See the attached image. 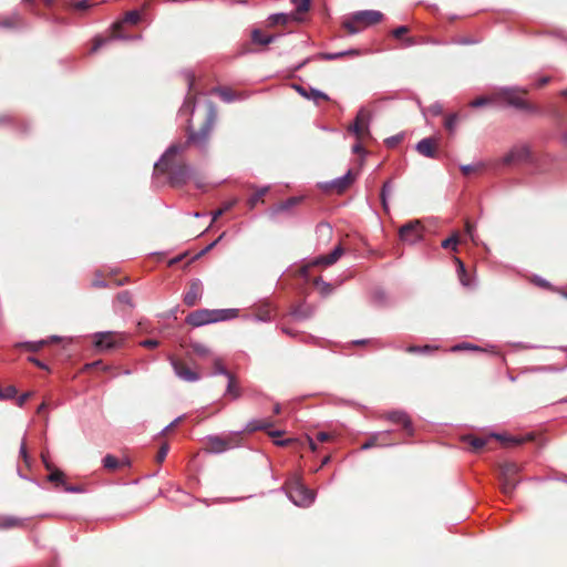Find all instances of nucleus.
<instances>
[{
  "mask_svg": "<svg viewBox=\"0 0 567 567\" xmlns=\"http://www.w3.org/2000/svg\"><path fill=\"white\" fill-rule=\"evenodd\" d=\"M215 118V111L213 107H210L206 121L202 125L199 131L195 132L188 128L186 142L172 144L161 156V158L154 164L155 169L159 172H165L168 167L171 159L175 155L183 153L189 145L195 146L200 152H206L208 147L209 137L214 128Z\"/></svg>",
  "mask_w": 567,
  "mask_h": 567,
  "instance_id": "f257e3e1",
  "label": "nucleus"
},
{
  "mask_svg": "<svg viewBox=\"0 0 567 567\" xmlns=\"http://www.w3.org/2000/svg\"><path fill=\"white\" fill-rule=\"evenodd\" d=\"M288 498L299 507H308L315 502L316 494L309 489L300 478H293L286 486Z\"/></svg>",
  "mask_w": 567,
  "mask_h": 567,
  "instance_id": "f03ea898",
  "label": "nucleus"
},
{
  "mask_svg": "<svg viewBox=\"0 0 567 567\" xmlns=\"http://www.w3.org/2000/svg\"><path fill=\"white\" fill-rule=\"evenodd\" d=\"M236 312L235 309H224V310H209V309H199L192 313H189L186 318V322L193 327H202L208 323H214L218 321L228 320L229 317L226 316L227 312Z\"/></svg>",
  "mask_w": 567,
  "mask_h": 567,
  "instance_id": "7ed1b4c3",
  "label": "nucleus"
},
{
  "mask_svg": "<svg viewBox=\"0 0 567 567\" xmlns=\"http://www.w3.org/2000/svg\"><path fill=\"white\" fill-rule=\"evenodd\" d=\"M527 93L526 89L519 86H506L501 89L499 96L503 97L511 106L527 111L535 112L536 109L532 106L523 95Z\"/></svg>",
  "mask_w": 567,
  "mask_h": 567,
  "instance_id": "20e7f679",
  "label": "nucleus"
},
{
  "mask_svg": "<svg viewBox=\"0 0 567 567\" xmlns=\"http://www.w3.org/2000/svg\"><path fill=\"white\" fill-rule=\"evenodd\" d=\"M520 472L519 465L513 462L504 463L499 468L501 488L504 495L512 496L518 485L516 475Z\"/></svg>",
  "mask_w": 567,
  "mask_h": 567,
  "instance_id": "39448f33",
  "label": "nucleus"
},
{
  "mask_svg": "<svg viewBox=\"0 0 567 567\" xmlns=\"http://www.w3.org/2000/svg\"><path fill=\"white\" fill-rule=\"evenodd\" d=\"M424 227L420 220H411L399 229L400 239L409 245H414L423 239Z\"/></svg>",
  "mask_w": 567,
  "mask_h": 567,
  "instance_id": "423d86ee",
  "label": "nucleus"
},
{
  "mask_svg": "<svg viewBox=\"0 0 567 567\" xmlns=\"http://www.w3.org/2000/svg\"><path fill=\"white\" fill-rule=\"evenodd\" d=\"M125 340L123 333L102 331L94 334V346L99 350H113L120 347Z\"/></svg>",
  "mask_w": 567,
  "mask_h": 567,
  "instance_id": "0eeeda50",
  "label": "nucleus"
},
{
  "mask_svg": "<svg viewBox=\"0 0 567 567\" xmlns=\"http://www.w3.org/2000/svg\"><path fill=\"white\" fill-rule=\"evenodd\" d=\"M530 150L526 144L514 145L502 158L503 165H517L528 162Z\"/></svg>",
  "mask_w": 567,
  "mask_h": 567,
  "instance_id": "6e6552de",
  "label": "nucleus"
},
{
  "mask_svg": "<svg viewBox=\"0 0 567 567\" xmlns=\"http://www.w3.org/2000/svg\"><path fill=\"white\" fill-rule=\"evenodd\" d=\"M382 18V12L377 10H363L353 13L354 21H358V23L362 25V28L375 24L380 22Z\"/></svg>",
  "mask_w": 567,
  "mask_h": 567,
  "instance_id": "1a4fd4ad",
  "label": "nucleus"
},
{
  "mask_svg": "<svg viewBox=\"0 0 567 567\" xmlns=\"http://www.w3.org/2000/svg\"><path fill=\"white\" fill-rule=\"evenodd\" d=\"M203 295V284L199 279H193L189 288L184 295V303L188 307H194Z\"/></svg>",
  "mask_w": 567,
  "mask_h": 567,
  "instance_id": "9d476101",
  "label": "nucleus"
},
{
  "mask_svg": "<svg viewBox=\"0 0 567 567\" xmlns=\"http://www.w3.org/2000/svg\"><path fill=\"white\" fill-rule=\"evenodd\" d=\"M255 312L252 315H247L245 318L247 320H254L256 322H269L271 321V306L269 302L265 301L255 306Z\"/></svg>",
  "mask_w": 567,
  "mask_h": 567,
  "instance_id": "9b49d317",
  "label": "nucleus"
},
{
  "mask_svg": "<svg viewBox=\"0 0 567 567\" xmlns=\"http://www.w3.org/2000/svg\"><path fill=\"white\" fill-rule=\"evenodd\" d=\"M192 168L188 165H179L169 174V183L173 186L185 184L190 177Z\"/></svg>",
  "mask_w": 567,
  "mask_h": 567,
  "instance_id": "f8f14e48",
  "label": "nucleus"
},
{
  "mask_svg": "<svg viewBox=\"0 0 567 567\" xmlns=\"http://www.w3.org/2000/svg\"><path fill=\"white\" fill-rule=\"evenodd\" d=\"M293 89L305 99L313 101L316 104H319L320 100L328 101L329 96L317 89L313 87H305L299 84H293Z\"/></svg>",
  "mask_w": 567,
  "mask_h": 567,
  "instance_id": "ddd939ff",
  "label": "nucleus"
},
{
  "mask_svg": "<svg viewBox=\"0 0 567 567\" xmlns=\"http://www.w3.org/2000/svg\"><path fill=\"white\" fill-rule=\"evenodd\" d=\"M415 150L423 156L427 158H436L437 150H436V141L432 137H426L417 142L415 145Z\"/></svg>",
  "mask_w": 567,
  "mask_h": 567,
  "instance_id": "4468645a",
  "label": "nucleus"
},
{
  "mask_svg": "<svg viewBox=\"0 0 567 567\" xmlns=\"http://www.w3.org/2000/svg\"><path fill=\"white\" fill-rule=\"evenodd\" d=\"M385 419L393 423L402 424L403 429L408 432L409 435L413 434L411 419L404 411H391L386 413Z\"/></svg>",
  "mask_w": 567,
  "mask_h": 567,
  "instance_id": "2eb2a0df",
  "label": "nucleus"
},
{
  "mask_svg": "<svg viewBox=\"0 0 567 567\" xmlns=\"http://www.w3.org/2000/svg\"><path fill=\"white\" fill-rule=\"evenodd\" d=\"M172 367L174 369L175 374L187 382H195L199 380V374L195 371L190 370L188 367L182 364L181 362L176 360L171 361Z\"/></svg>",
  "mask_w": 567,
  "mask_h": 567,
  "instance_id": "dca6fc26",
  "label": "nucleus"
},
{
  "mask_svg": "<svg viewBox=\"0 0 567 567\" xmlns=\"http://www.w3.org/2000/svg\"><path fill=\"white\" fill-rule=\"evenodd\" d=\"M342 254H343V248L339 245L330 254L315 258L312 260L311 265H313V266H331L338 261V259L342 256Z\"/></svg>",
  "mask_w": 567,
  "mask_h": 567,
  "instance_id": "f3484780",
  "label": "nucleus"
},
{
  "mask_svg": "<svg viewBox=\"0 0 567 567\" xmlns=\"http://www.w3.org/2000/svg\"><path fill=\"white\" fill-rule=\"evenodd\" d=\"M342 254H343V248L339 245L330 254L315 258L312 260L311 265H313V266H331L338 261V259L342 256Z\"/></svg>",
  "mask_w": 567,
  "mask_h": 567,
  "instance_id": "a211bd4d",
  "label": "nucleus"
},
{
  "mask_svg": "<svg viewBox=\"0 0 567 567\" xmlns=\"http://www.w3.org/2000/svg\"><path fill=\"white\" fill-rule=\"evenodd\" d=\"M207 449L210 453L220 454L227 451L221 435L207 436Z\"/></svg>",
  "mask_w": 567,
  "mask_h": 567,
  "instance_id": "6ab92c4d",
  "label": "nucleus"
},
{
  "mask_svg": "<svg viewBox=\"0 0 567 567\" xmlns=\"http://www.w3.org/2000/svg\"><path fill=\"white\" fill-rule=\"evenodd\" d=\"M354 181V176L352 175V172L349 169L343 176H340L336 179H333L330 183V186L337 189V193H342L344 189H347L351 183Z\"/></svg>",
  "mask_w": 567,
  "mask_h": 567,
  "instance_id": "aec40b11",
  "label": "nucleus"
},
{
  "mask_svg": "<svg viewBox=\"0 0 567 567\" xmlns=\"http://www.w3.org/2000/svg\"><path fill=\"white\" fill-rule=\"evenodd\" d=\"M60 338L58 336H52L50 339H42L38 341H27L19 343L18 347L24 348L27 351L30 352H38L40 351L45 344L49 343V341H56Z\"/></svg>",
  "mask_w": 567,
  "mask_h": 567,
  "instance_id": "412c9836",
  "label": "nucleus"
},
{
  "mask_svg": "<svg viewBox=\"0 0 567 567\" xmlns=\"http://www.w3.org/2000/svg\"><path fill=\"white\" fill-rule=\"evenodd\" d=\"M389 434L390 431L373 433L370 439L362 444L361 450H369L378 445H386L383 441Z\"/></svg>",
  "mask_w": 567,
  "mask_h": 567,
  "instance_id": "4be33fe9",
  "label": "nucleus"
},
{
  "mask_svg": "<svg viewBox=\"0 0 567 567\" xmlns=\"http://www.w3.org/2000/svg\"><path fill=\"white\" fill-rule=\"evenodd\" d=\"M272 425L274 422L269 420H250L249 422H247L244 431L251 433L260 430H268Z\"/></svg>",
  "mask_w": 567,
  "mask_h": 567,
  "instance_id": "5701e85b",
  "label": "nucleus"
},
{
  "mask_svg": "<svg viewBox=\"0 0 567 567\" xmlns=\"http://www.w3.org/2000/svg\"><path fill=\"white\" fill-rule=\"evenodd\" d=\"M243 432L244 431L229 432L227 434L221 435V437L224 439V442H225L227 451L240 446V444H241L240 435H241Z\"/></svg>",
  "mask_w": 567,
  "mask_h": 567,
  "instance_id": "b1692460",
  "label": "nucleus"
},
{
  "mask_svg": "<svg viewBox=\"0 0 567 567\" xmlns=\"http://www.w3.org/2000/svg\"><path fill=\"white\" fill-rule=\"evenodd\" d=\"M275 35L264 34L259 29H254L251 31V41L256 44L267 45L275 41Z\"/></svg>",
  "mask_w": 567,
  "mask_h": 567,
  "instance_id": "393cba45",
  "label": "nucleus"
},
{
  "mask_svg": "<svg viewBox=\"0 0 567 567\" xmlns=\"http://www.w3.org/2000/svg\"><path fill=\"white\" fill-rule=\"evenodd\" d=\"M365 113L363 110H361L357 117H355V121L354 123L349 127V130L354 133L357 135V137L359 138L363 132V128L364 126H367L365 124Z\"/></svg>",
  "mask_w": 567,
  "mask_h": 567,
  "instance_id": "a878e982",
  "label": "nucleus"
},
{
  "mask_svg": "<svg viewBox=\"0 0 567 567\" xmlns=\"http://www.w3.org/2000/svg\"><path fill=\"white\" fill-rule=\"evenodd\" d=\"M269 187L265 186L258 188L247 200V205L250 209H254L256 205L262 200V197L268 193Z\"/></svg>",
  "mask_w": 567,
  "mask_h": 567,
  "instance_id": "bb28decb",
  "label": "nucleus"
},
{
  "mask_svg": "<svg viewBox=\"0 0 567 567\" xmlns=\"http://www.w3.org/2000/svg\"><path fill=\"white\" fill-rule=\"evenodd\" d=\"M141 19V13L140 11L137 10H132V11H128L125 13L123 20L121 22H116L113 24V28L114 30L121 28L122 23L125 22V23H132V24H135L140 21Z\"/></svg>",
  "mask_w": 567,
  "mask_h": 567,
  "instance_id": "cd10ccee",
  "label": "nucleus"
},
{
  "mask_svg": "<svg viewBox=\"0 0 567 567\" xmlns=\"http://www.w3.org/2000/svg\"><path fill=\"white\" fill-rule=\"evenodd\" d=\"M102 462H103V466L110 471H115L118 467L127 464V462H125V461L121 462L115 456H113L111 454L105 455Z\"/></svg>",
  "mask_w": 567,
  "mask_h": 567,
  "instance_id": "c85d7f7f",
  "label": "nucleus"
},
{
  "mask_svg": "<svg viewBox=\"0 0 567 567\" xmlns=\"http://www.w3.org/2000/svg\"><path fill=\"white\" fill-rule=\"evenodd\" d=\"M21 22V17L19 13H12L10 17L0 18V27L1 28H17Z\"/></svg>",
  "mask_w": 567,
  "mask_h": 567,
  "instance_id": "c756f323",
  "label": "nucleus"
},
{
  "mask_svg": "<svg viewBox=\"0 0 567 567\" xmlns=\"http://www.w3.org/2000/svg\"><path fill=\"white\" fill-rule=\"evenodd\" d=\"M115 39H126L125 37L123 35H120V34H113L112 37L110 38H101V37H96L94 39V42H93V47L91 49V52H96L97 50H100L102 47H104L106 43L115 40Z\"/></svg>",
  "mask_w": 567,
  "mask_h": 567,
  "instance_id": "7c9ffc66",
  "label": "nucleus"
},
{
  "mask_svg": "<svg viewBox=\"0 0 567 567\" xmlns=\"http://www.w3.org/2000/svg\"><path fill=\"white\" fill-rule=\"evenodd\" d=\"M357 54H359L358 50H347V51H340V52H336V53H320L319 56L323 60L332 61V60H337V59H340L346 55H357Z\"/></svg>",
  "mask_w": 567,
  "mask_h": 567,
  "instance_id": "2f4dec72",
  "label": "nucleus"
},
{
  "mask_svg": "<svg viewBox=\"0 0 567 567\" xmlns=\"http://www.w3.org/2000/svg\"><path fill=\"white\" fill-rule=\"evenodd\" d=\"M22 524H23V519L17 518L14 516L0 517V528H12V527L21 526Z\"/></svg>",
  "mask_w": 567,
  "mask_h": 567,
  "instance_id": "473e14b6",
  "label": "nucleus"
},
{
  "mask_svg": "<svg viewBox=\"0 0 567 567\" xmlns=\"http://www.w3.org/2000/svg\"><path fill=\"white\" fill-rule=\"evenodd\" d=\"M313 284L319 289L322 297H327L333 291L332 285L323 281L321 278L315 279Z\"/></svg>",
  "mask_w": 567,
  "mask_h": 567,
  "instance_id": "72a5a7b5",
  "label": "nucleus"
},
{
  "mask_svg": "<svg viewBox=\"0 0 567 567\" xmlns=\"http://www.w3.org/2000/svg\"><path fill=\"white\" fill-rule=\"evenodd\" d=\"M228 383H227V389H226V393L227 394H230L231 398L234 400L238 399L240 396V389L238 388V385L236 384L235 382V378L234 375H229L228 378Z\"/></svg>",
  "mask_w": 567,
  "mask_h": 567,
  "instance_id": "f704fd0d",
  "label": "nucleus"
},
{
  "mask_svg": "<svg viewBox=\"0 0 567 567\" xmlns=\"http://www.w3.org/2000/svg\"><path fill=\"white\" fill-rule=\"evenodd\" d=\"M237 204V199L229 200L223 205L221 208L212 214V224L216 221L223 214L231 209Z\"/></svg>",
  "mask_w": 567,
  "mask_h": 567,
  "instance_id": "c9c22d12",
  "label": "nucleus"
},
{
  "mask_svg": "<svg viewBox=\"0 0 567 567\" xmlns=\"http://www.w3.org/2000/svg\"><path fill=\"white\" fill-rule=\"evenodd\" d=\"M190 347H192L193 352L202 358H205L210 354V350L205 344H203L200 342H193L190 344Z\"/></svg>",
  "mask_w": 567,
  "mask_h": 567,
  "instance_id": "e433bc0d",
  "label": "nucleus"
},
{
  "mask_svg": "<svg viewBox=\"0 0 567 567\" xmlns=\"http://www.w3.org/2000/svg\"><path fill=\"white\" fill-rule=\"evenodd\" d=\"M213 375H225L226 378H228L229 375H231V373H229L226 370V368L223 365V362L219 358H215Z\"/></svg>",
  "mask_w": 567,
  "mask_h": 567,
  "instance_id": "4c0bfd02",
  "label": "nucleus"
},
{
  "mask_svg": "<svg viewBox=\"0 0 567 567\" xmlns=\"http://www.w3.org/2000/svg\"><path fill=\"white\" fill-rule=\"evenodd\" d=\"M495 437H497L502 442L511 443L514 445L522 444L523 442H525L528 439V437H523V436H505V435H501V434H495Z\"/></svg>",
  "mask_w": 567,
  "mask_h": 567,
  "instance_id": "58836bf2",
  "label": "nucleus"
},
{
  "mask_svg": "<svg viewBox=\"0 0 567 567\" xmlns=\"http://www.w3.org/2000/svg\"><path fill=\"white\" fill-rule=\"evenodd\" d=\"M455 261L457 264V276H458L460 282L464 287H470L471 282L468 281V279H463V275H465V272H466L463 261L460 260L458 258H455Z\"/></svg>",
  "mask_w": 567,
  "mask_h": 567,
  "instance_id": "ea45409f",
  "label": "nucleus"
},
{
  "mask_svg": "<svg viewBox=\"0 0 567 567\" xmlns=\"http://www.w3.org/2000/svg\"><path fill=\"white\" fill-rule=\"evenodd\" d=\"M288 21V16L286 13H274L268 18V22L270 25L276 24H285Z\"/></svg>",
  "mask_w": 567,
  "mask_h": 567,
  "instance_id": "a19ab883",
  "label": "nucleus"
},
{
  "mask_svg": "<svg viewBox=\"0 0 567 567\" xmlns=\"http://www.w3.org/2000/svg\"><path fill=\"white\" fill-rule=\"evenodd\" d=\"M357 24L359 23L358 21H354L353 16L351 17V19L346 20L343 22L344 29H347L350 34H357L362 30V28L358 27Z\"/></svg>",
  "mask_w": 567,
  "mask_h": 567,
  "instance_id": "79ce46f5",
  "label": "nucleus"
},
{
  "mask_svg": "<svg viewBox=\"0 0 567 567\" xmlns=\"http://www.w3.org/2000/svg\"><path fill=\"white\" fill-rule=\"evenodd\" d=\"M392 192V185L390 182H385L381 189V200L382 205L385 209H388V197L390 196Z\"/></svg>",
  "mask_w": 567,
  "mask_h": 567,
  "instance_id": "37998d69",
  "label": "nucleus"
},
{
  "mask_svg": "<svg viewBox=\"0 0 567 567\" xmlns=\"http://www.w3.org/2000/svg\"><path fill=\"white\" fill-rule=\"evenodd\" d=\"M457 120H458V116L457 114H450L446 120H445V123H444V126L447 131H450L451 133H453L455 131V127H456V124H457Z\"/></svg>",
  "mask_w": 567,
  "mask_h": 567,
  "instance_id": "c03bdc74",
  "label": "nucleus"
},
{
  "mask_svg": "<svg viewBox=\"0 0 567 567\" xmlns=\"http://www.w3.org/2000/svg\"><path fill=\"white\" fill-rule=\"evenodd\" d=\"M217 92L221 100L227 103H230L236 100L234 92L228 89H217Z\"/></svg>",
  "mask_w": 567,
  "mask_h": 567,
  "instance_id": "a18cd8bd",
  "label": "nucleus"
},
{
  "mask_svg": "<svg viewBox=\"0 0 567 567\" xmlns=\"http://www.w3.org/2000/svg\"><path fill=\"white\" fill-rule=\"evenodd\" d=\"M458 244V235L457 234H453L451 237L446 238L445 240L442 241V247L447 249V248H452V249H456V246Z\"/></svg>",
  "mask_w": 567,
  "mask_h": 567,
  "instance_id": "49530a36",
  "label": "nucleus"
},
{
  "mask_svg": "<svg viewBox=\"0 0 567 567\" xmlns=\"http://www.w3.org/2000/svg\"><path fill=\"white\" fill-rule=\"evenodd\" d=\"M75 10L84 11L93 6L92 0H74L72 3Z\"/></svg>",
  "mask_w": 567,
  "mask_h": 567,
  "instance_id": "de8ad7c7",
  "label": "nucleus"
},
{
  "mask_svg": "<svg viewBox=\"0 0 567 567\" xmlns=\"http://www.w3.org/2000/svg\"><path fill=\"white\" fill-rule=\"evenodd\" d=\"M451 350L453 352L461 351V350H475V351H480L481 348L475 346V344L468 343V342H462V343L453 346Z\"/></svg>",
  "mask_w": 567,
  "mask_h": 567,
  "instance_id": "09e8293b",
  "label": "nucleus"
},
{
  "mask_svg": "<svg viewBox=\"0 0 567 567\" xmlns=\"http://www.w3.org/2000/svg\"><path fill=\"white\" fill-rule=\"evenodd\" d=\"M298 12H306L309 10L311 0H291Z\"/></svg>",
  "mask_w": 567,
  "mask_h": 567,
  "instance_id": "8fccbe9b",
  "label": "nucleus"
},
{
  "mask_svg": "<svg viewBox=\"0 0 567 567\" xmlns=\"http://www.w3.org/2000/svg\"><path fill=\"white\" fill-rule=\"evenodd\" d=\"M20 456L23 458V462L30 466V462H31V458H30V455L28 454V451H27V443H25V437H23L22 442H21V445H20Z\"/></svg>",
  "mask_w": 567,
  "mask_h": 567,
  "instance_id": "3c124183",
  "label": "nucleus"
},
{
  "mask_svg": "<svg viewBox=\"0 0 567 567\" xmlns=\"http://www.w3.org/2000/svg\"><path fill=\"white\" fill-rule=\"evenodd\" d=\"M117 300L121 302V303H124V305H127L130 307H133V303H132V296L128 291H122L117 295Z\"/></svg>",
  "mask_w": 567,
  "mask_h": 567,
  "instance_id": "603ef678",
  "label": "nucleus"
},
{
  "mask_svg": "<svg viewBox=\"0 0 567 567\" xmlns=\"http://www.w3.org/2000/svg\"><path fill=\"white\" fill-rule=\"evenodd\" d=\"M403 140L402 134H396L393 136L388 137L384 143L388 147H394L396 146L401 141Z\"/></svg>",
  "mask_w": 567,
  "mask_h": 567,
  "instance_id": "864d4df0",
  "label": "nucleus"
},
{
  "mask_svg": "<svg viewBox=\"0 0 567 567\" xmlns=\"http://www.w3.org/2000/svg\"><path fill=\"white\" fill-rule=\"evenodd\" d=\"M63 473L59 470H54L48 476V480L52 483H63Z\"/></svg>",
  "mask_w": 567,
  "mask_h": 567,
  "instance_id": "5fc2aeb1",
  "label": "nucleus"
},
{
  "mask_svg": "<svg viewBox=\"0 0 567 567\" xmlns=\"http://www.w3.org/2000/svg\"><path fill=\"white\" fill-rule=\"evenodd\" d=\"M482 165L481 164H467V165H462L460 168H461V172L464 174V175H470L471 173L473 172H476Z\"/></svg>",
  "mask_w": 567,
  "mask_h": 567,
  "instance_id": "6e6d98bb",
  "label": "nucleus"
},
{
  "mask_svg": "<svg viewBox=\"0 0 567 567\" xmlns=\"http://www.w3.org/2000/svg\"><path fill=\"white\" fill-rule=\"evenodd\" d=\"M168 450H169V447H168V445H167V444H163V445L159 447V450H158V452H157V455H156V461H157L158 463H162V462L165 460V457L167 456Z\"/></svg>",
  "mask_w": 567,
  "mask_h": 567,
  "instance_id": "4d7b16f0",
  "label": "nucleus"
},
{
  "mask_svg": "<svg viewBox=\"0 0 567 567\" xmlns=\"http://www.w3.org/2000/svg\"><path fill=\"white\" fill-rule=\"evenodd\" d=\"M470 444H471V446H472L474 450H480V449H482L483 446H485V444H486V440L481 439V437H473V439H471Z\"/></svg>",
  "mask_w": 567,
  "mask_h": 567,
  "instance_id": "13d9d810",
  "label": "nucleus"
},
{
  "mask_svg": "<svg viewBox=\"0 0 567 567\" xmlns=\"http://www.w3.org/2000/svg\"><path fill=\"white\" fill-rule=\"evenodd\" d=\"M2 391H3V400L12 399L17 395V389L13 385H10Z\"/></svg>",
  "mask_w": 567,
  "mask_h": 567,
  "instance_id": "bf43d9fd",
  "label": "nucleus"
},
{
  "mask_svg": "<svg viewBox=\"0 0 567 567\" xmlns=\"http://www.w3.org/2000/svg\"><path fill=\"white\" fill-rule=\"evenodd\" d=\"M408 32L409 28L406 25H400L392 31V35L396 39H400L403 34Z\"/></svg>",
  "mask_w": 567,
  "mask_h": 567,
  "instance_id": "052dcab7",
  "label": "nucleus"
},
{
  "mask_svg": "<svg viewBox=\"0 0 567 567\" xmlns=\"http://www.w3.org/2000/svg\"><path fill=\"white\" fill-rule=\"evenodd\" d=\"M488 102H489V100L487 97L482 96V97L473 100L470 103V105L472 107H481V106H484V105L488 104Z\"/></svg>",
  "mask_w": 567,
  "mask_h": 567,
  "instance_id": "680f3d73",
  "label": "nucleus"
},
{
  "mask_svg": "<svg viewBox=\"0 0 567 567\" xmlns=\"http://www.w3.org/2000/svg\"><path fill=\"white\" fill-rule=\"evenodd\" d=\"M225 236V233H223L216 240H214L213 243H210L206 248H204L199 254L198 256H203L205 255L206 252H208L209 250H212Z\"/></svg>",
  "mask_w": 567,
  "mask_h": 567,
  "instance_id": "e2e57ef3",
  "label": "nucleus"
},
{
  "mask_svg": "<svg viewBox=\"0 0 567 567\" xmlns=\"http://www.w3.org/2000/svg\"><path fill=\"white\" fill-rule=\"evenodd\" d=\"M429 111L432 115L437 116L443 112V106L436 102L429 107Z\"/></svg>",
  "mask_w": 567,
  "mask_h": 567,
  "instance_id": "0e129e2a",
  "label": "nucleus"
},
{
  "mask_svg": "<svg viewBox=\"0 0 567 567\" xmlns=\"http://www.w3.org/2000/svg\"><path fill=\"white\" fill-rule=\"evenodd\" d=\"M465 230H466V234L467 236L471 238V240L473 243H476V239H475V228L474 226L471 224V223H466V226H465Z\"/></svg>",
  "mask_w": 567,
  "mask_h": 567,
  "instance_id": "69168bd1",
  "label": "nucleus"
},
{
  "mask_svg": "<svg viewBox=\"0 0 567 567\" xmlns=\"http://www.w3.org/2000/svg\"><path fill=\"white\" fill-rule=\"evenodd\" d=\"M317 231L329 236L331 234V227L329 224L321 223L317 226Z\"/></svg>",
  "mask_w": 567,
  "mask_h": 567,
  "instance_id": "338daca9",
  "label": "nucleus"
},
{
  "mask_svg": "<svg viewBox=\"0 0 567 567\" xmlns=\"http://www.w3.org/2000/svg\"><path fill=\"white\" fill-rule=\"evenodd\" d=\"M32 392H25L18 398L17 404L22 408L24 403L31 398Z\"/></svg>",
  "mask_w": 567,
  "mask_h": 567,
  "instance_id": "774afa93",
  "label": "nucleus"
}]
</instances>
